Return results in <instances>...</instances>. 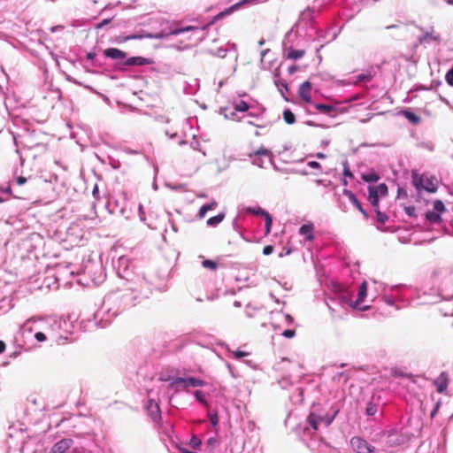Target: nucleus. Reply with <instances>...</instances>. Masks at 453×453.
<instances>
[{"label":"nucleus","mask_w":453,"mask_h":453,"mask_svg":"<svg viewBox=\"0 0 453 453\" xmlns=\"http://www.w3.org/2000/svg\"><path fill=\"white\" fill-rule=\"evenodd\" d=\"M136 297L130 288L110 293L94 315L95 324L102 328L105 327L121 310L134 305Z\"/></svg>","instance_id":"f257e3e1"},{"label":"nucleus","mask_w":453,"mask_h":453,"mask_svg":"<svg viewBox=\"0 0 453 453\" xmlns=\"http://www.w3.org/2000/svg\"><path fill=\"white\" fill-rule=\"evenodd\" d=\"M210 26V24L203 26V27H194V26H188L184 27H170L169 29L162 30L159 33L156 34H147V35H131L128 36H126L124 41H129V40H135V39H142V38H150V39H164L166 38L169 35H178L182 33L186 32H193V35L195 36V40L196 42H201L204 39L205 35L204 31L205 29Z\"/></svg>","instance_id":"f03ea898"},{"label":"nucleus","mask_w":453,"mask_h":453,"mask_svg":"<svg viewBox=\"0 0 453 453\" xmlns=\"http://www.w3.org/2000/svg\"><path fill=\"white\" fill-rule=\"evenodd\" d=\"M252 159V164L258 166L259 168L265 167V160H267L273 167L275 171L285 173H300L302 175H307L308 173L305 171H298L295 169H280L279 168L273 160V153L269 149L261 147L256 151L250 154Z\"/></svg>","instance_id":"7ed1b4c3"},{"label":"nucleus","mask_w":453,"mask_h":453,"mask_svg":"<svg viewBox=\"0 0 453 453\" xmlns=\"http://www.w3.org/2000/svg\"><path fill=\"white\" fill-rule=\"evenodd\" d=\"M337 413L338 410H334L331 414H318L315 411H311L307 418L309 427L304 428V433H308L310 434L311 430L312 432H316L322 426L324 427H328L332 424Z\"/></svg>","instance_id":"20e7f679"},{"label":"nucleus","mask_w":453,"mask_h":453,"mask_svg":"<svg viewBox=\"0 0 453 453\" xmlns=\"http://www.w3.org/2000/svg\"><path fill=\"white\" fill-rule=\"evenodd\" d=\"M27 323L33 324V326L29 328L30 332L33 330H40L46 333V334L50 336H52L56 327L59 326V322L51 319L32 318L27 320Z\"/></svg>","instance_id":"39448f33"},{"label":"nucleus","mask_w":453,"mask_h":453,"mask_svg":"<svg viewBox=\"0 0 453 453\" xmlns=\"http://www.w3.org/2000/svg\"><path fill=\"white\" fill-rule=\"evenodd\" d=\"M205 382L202 380L195 377L188 378H175L170 384L169 387L173 388L175 391L183 390L188 387H202Z\"/></svg>","instance_id":"423d86ee"},{"label":"nucleus","mask_w":453,"mask_h":453,"mask_svg":"<svg viewBox=\"0 0 453 453\" xmlns=\"http://www.w3.org/2000/svg\"><path fill=\"white\" fill-rule=\"evenodd\" d=\"M335 296L342 306H349L355 309V302L352 300V292L346 287L337 286Z\"/></svg>","instance_id":"0eeeda50"},{"label":"nucleus","mask_w":453,"mask_h":453,"mask_svg":"<svg viewBox=\"0 0 453 453\" xmlns=\"http://www.w3.org/2000/svg\"><path fill=\"white\" fill-rule=\"evenodd\" d=\"M350 444L357 453H374L375 448L361 437H353Z\"/></svg>","instance_id":"6e6552de"},{"label":"nucleus","mask_w":453,"mask_h":453,"mask_svg":"<svg viewBox=\"0 0 453 453\" xmlns=\"http://www.w3.org/2000/svg\"><path fill=\"white\" fill-rule=\"evenodd\" d=\"M245 211L250 214L264 217L265 220V234L271 232L273 219L265 210L261 207H246Z\"/></svg>","instance_id":"1a4fd4ad"},{"label":"nucleus","mask_w":453,"mask_h":453,"mask_svg":"<svg viewBox=\"0 0 453 453\" xmlns=\"http://www.w3.org/2000/svg\"><path fill=\"white\" fill-rule=\"evenodd\" d=\"M380 286L382 287V299L386 304L389 306H395V303L396 302L403 303L405 301L404 296H395L392 293L388 292L387 284L381 283Z\"/></svg>","instance_id":"9d476101"},{"label":"nucleus","mask_w":453,"mask_h":453,"mask_svg":"<svg viewBox=\"0 0 453 453\" xmlns=\"http://www.w3.org/2000/svg\"><path fill=\"white\" fill-rule=\"evenodd\" d=\"M146 409L148 411V414L151 418V419L154 422H157L161 418V412L159 409L158 403L150 396L148 398L147 403H146Z\"/></svg>","instance_id":"9b49d317"},{"label":"nucleus","mask_w":453,"mask_h":453,"mask_svg":"<svg viewBox=\"0 0 453 453\" xmlns=\"http://www.w3.org/2000/svg\"><path fill=\"white\" fill-rule=\"evenodd\" d=\"M367 296V283L366 281H363L358 288L357 297L354 301L355 302V309L365 311L369 310L370 306L365 305L361 306L360 304L365 301Z\"/></svg>","instance_id":"f8f14e48"},{"label":"nucleus","mask_w":453,"mask_h":453,"mask_svg":"<svg viewBox=\"0 0 453 453\" xmlns=\"http://www.w3.org/2000/svg\"><path fill=\"white\" fill-rule=\"evenodd\" d=\"M303 50H295L292 46H288L286 42H283V54L284 57L291 60H298L304 56Z\"/></svg>","instance_id":"ddd939ff"},{"label":"nucleus","mask_w":453,"mask_h":453,"mask_svg":"<svg viewBox=\"0 0 453 453\" xmlns=\"http://www.w3.org/2000/svg\"><path fill=\"white\" fill-rule=\"evenodd\" d=\"M73 444V441L72 439H62L52 446L49 453H65Z\"/></svg>","instance_id":"4468645a"},{"label":"nucleus","mask_w":453,"mask_h":453,"mask_svg":"<svg viewBox=\"0 0 453 453\" xmlns=\"http://www.w3.org/2000/svg\"><path fill=\"white\" fill-rule=\"evenodd\" d=\"M434 384L439 393H444L449 386V377L447 372H441V374L434 380Z\"/></svg>","instance_id":"2eb2a0df"},{"label":"nucleus","mask_w":453,"mask_h":453,"mask_svg":"<svg viewBox=\"0 0 453 453\" xmlns=\"http://www.w3.org/2000/svg\"><path fill=\"white\" fill-rule=\"evenodd\" d=\"M311 84L310 81H304L299 87V89H298L299 96L305 103H311Z\"/></svg>","instance_id":"dca6fc26"},{"label":"nucleus","mask_w":453,"mask_h":453,"mask_svg":"<svg viewBox=\"0 0 453 453\" xmlns=\"http://www.w3.org/2000/svg\"><path fill=\"white\" fill-rule=\"evenodd\" d=\"M299 234L303 235L306 240L311 242L314 240V225L311 222L303 224L299 228Z\"/></svg>","instance_id":"f3484780"},{"label":"nucleus","mask_w":453,"mask_h":453,"mask_svg":"<svg viewBox=\"0 0 453 453\" xmlns=\"http://www.w3.org/2000/svg\"><path fill=\"white\" fill-rule=\"evenodd\" d=\"M267 0H242L241 2L232 5L229 9H227L226 12H221L220 15L223 16L225 14H229L231 13L232 12L239 9L240 6L242 5H246V4H262V3H265L266 2Z\"/></svg>","instance_id":"a211bd4d"},{"label":"nucleus","mask_w":453,"mask_h":453,"mask_svg":"<svg viewBox=\"0 0 453 453\" xmlns=\"http://www.w3.org/2000/svg\"><path fill=\"white\" fill-rule=\"evenodd\" d=\"M418 41L420 43H430L432 42H439L440 36L439 35L434 34V29L431 28V31H426L422 35H420Z\"/></svg>","instance_id":"6ab92c4d"},{"label":"nucleus","mask_w":453,"mask_h":453,"mask_svg":"<svg viewBox=\"0 0 453 453\" xmlns=\"http://www.w3.org/2000/svg\"><path fill=\"white\" fill-rule=\"evenodd\" d=\"M369 194L376 195L378 197H384L388 195V187L385 183L377 186H371L368 188Z\"/></svg>","instance_id":"aec40b11"},{"label":"nucleus","mask_w":453,"mask_h":453,"mask_svg":"<svg viewBox=\"0 0 453 453\" xmlns=\"http://www.w3.org/2000/svg\"><path fill=\"white\" fill-rule=\"evenodd\" d=\"M412 183H413L414 187L416 188V189H418V190L425 189V190H427L429 192H434L435 189H436L435 188L426 187L425 184H424L423 177L419 176V175H418L416 173H413Z\"/></svg>","instance_id":"412c9836"},{"label":"nucleus","mask_w":453,"mask_h":453,"mask_svg":"<svg viewBox=\"0 0 453 453\" xmlns=\"http://www.w3.org/2000/svg\"><path fill=\"white\" fill-rule=\"evenodd\" d=\"M344 195L349 198V202L366 218L367 214L365 211L363 209L360 202L357 198V196L349 190L345 189Z\"/></svg>","instance_id":"4be33fe9"},{"label":"nucleus","mask_w":453,"mask_h":453,"mask_svg":"<svg viewBox=\"0 0 453 453\" xmlns=\"http://www.w3.org/2000/svg\"><path fill=\"white\" fill-rule=\"evenodd\" d=\"M375 75V70L369 68L364 73H361L356 76V82H367L370 81Z\"/></svg>","instance_id":"5701e85b"},{"label":"nucleus","mask_w":453,"mask_h":453,"mask_svg":"<svg viewBox=\"0 0 453 453\" xmlns=\"http://www.w3.org/2000/svg\"><path fill=\"white\" fill-rule=\"evenodd\" d=\"M104 54L105 57L110 58L111 59L124 58L126 57V53L124 51L116 48L106 49Z\"/></svg>","instance_id":"b1692460"},{"label":"nucleus","mask_w":453,"mask_h":453,"mask_svg":"<svg viewBox=\"0 0 453 453\" xmlns=\"http://www.w3.org/2000/svg\"><path fill=\"white\" fill-rule=\"evenodd\" d=\"M217 204H218V203H217V202H216L215 200L211 201V203H209L203 204V205L200 208V210H199V211H198V216H199V218H200V219L204 218V217H205V215H206V213H207V211H211V210H212V209L216 208Z\"/></svg>","instance_id":"393cba45"},{"label":"nucleus","mask_w":453,"mask_h":453,"mask_svg":"<svg viewBox=\"0 0 453 453\" xmlns=\"http://www.w3.org/2000/svg\"><path fill=\"white\" fill-rule=\"evenodd\" d=\"M226 52H231L233 54V57L236 59L237 55L234 44H232L229 49L219 48L217 51L213 54L219 58H224L226 55Z\"/></svg>","instance_id":"a878e982"},{"label":"nucleus","mask_w":453,"mask_h":453,"mask_svg":"<svg viewBox=\"0 0 453 453\" xmlns=\"http://www.w3.org/2000/svg\"><path fill=\"white\" fill-rule=\"evenodd\" d=\"M408 288H409L408 286L401 285V284L388 286V292L392 293L395 296H399V295L404 296L403 290L408 289Z\"/></svg>","instance_id":"bb28decb"},{"label":"nucleus","mask_w":453,"mask_h":453,"mask_svg":"<svg viewBox=\"0 0 453 453\" xmlns=\"http://www.w3.org/2000/svg\"><path fill=\"white\" fill-rule=\"evenodd\" d=\"M126 64L130 66L143 65L147 64V60H146V58H142V57H132V58H129L126 61Z\"/></svg>","instance_id":"cd10ccee"},{"label":"nucleus","mask_w":453,"mask_h":453,"mask_svg":"<svg viewBox=\"0 0 453 453\" xmlns=\"http://www.w3.org/2000/svg\"><path fill=\"white\" fill-rule=\"evenodd\" d=\"M362 180L365 182H375L379 180V175L374 171H370L362 174Z\"/></svg>","instance_id":"c85d7f7f"},{"label":"nucleus","mask_w":453,"mask_h":453,"mask_svg":"<svg viewBox=\"0 0 453 453\" xmlns=\"http://www.w3.org/2000/svg\"><path fill=\"white\" fill-rule=\"evenodd\" d=\"M426 219L432 224H436L441 221V215L434 211H427L426 214Z\"/></svg>","instance_id":"c756f323"},{"label":"nucleus","mask_w":453,"mask_h":453,"mask_svg":"<svg viewBox=\"0 0 453 453\" xmlns=\"http://www.w3.org/2000/svg\"><path fill=\"white\" fill-rule=\"evenodd\" d=\"M12 196L11 187L8 185L6 187L0 188V203L8 200Z\"/></svg>","instance_id":"7c9ffc66"},{"label":"nucleus","mask_w":453,"mask_h":453,"mask_svg":"<svg viewBox=\"0 0 453 453\" xmlns=\"http://www.w3.org/2000/svg\"><path fill=\"white\" fill-rule=\"evenodd\" d=\"M225 218V214L224 213H219L214 217H211L208 220H207V225L209 226H218L219 223H221L223 221Z\"/></svg>","instance_id":"2f4dec72"},{"label":"nucleus","mask_w":453,"mask_h":453,"mask_svg":"<svg viewBox=\"0 0 453 453\" xmlns=\"http://www.w3.org/2000/svg\"><path fill=\"white\" fill-rule=\"evenodd\" d=\"M274 318L278 319H282L286 326H290L294 322V319L290 315L282 313L281 311L274 313Z\"/></svg>","instance_id":"473e14b6"},{"label":"nucleus","mask_w":453,"mask_h":453,"mask_svg":"<svg viewBox=\"0 0 453 453\" xmlns=\"http://www.w3.org/2000/svg\"><path fill=\"white\" fill-rule=\"evenodd\" d=\"M283 119L288 125L294 124L296 122L295 114L288 109L283 111Z\"/></svg>","instance_id":"72a5a7b5"},{"label":"nucleus","mask_w":453,"mask_h":453,"mask_svg":"<svg viewBox=\"0 0 453 453\" xmlns=\"http://www.w3.org/2000/svg\"><path fill=\"white\" fill-rule=\"evenodd\" d=\"M194 396L196 399V401L201 403L203 405H204V406L208 405L207 399H206V395L203 391L196 390L194 392Z\"/></svg>","instance_id":"f704fd0d"},{"label":"nucleus","mask_w":453,"mask_h":453,"mask_svg":"<svg viewBox=\"0 0 453 453\" xmlns=\"http://www.w3.org/2000/svg\"><path fill=\"white\" fill-rule=\"evenodd\" d=\"M233 105H234V109L236 111L244 112V111H248V109H249V104L245 101H242V100L234 102L233 104Z\"/></svg>","instance_id":"c9c22d12"},{"label":"nucleus","mask_w":453,"mask_h":453,"mask_svg":"<svg viewBox=\"0 0 453 453\" xmlns=\"http://www.w3.org/2000/svg\"><path fill=\"white\" fill-rule=\"evenodd\" d=\"M403 115L411 123L418 124L420 121V118L410 111H405Z\"/></svg>","instance_id":"e433bc0d"},{"label":"nucleus","mask_w":453,"mask_h":453,"mask_svg":"<svg viewBox=\"0 0 453 453\" xmlns=\"http://www.w3.org/2000/svg\"><path fill=\"white\" fill-rule=\"evenodd\" d=\"M276 87L278 88L280 94L284 96V91H288V83L286 81L281 79H277L274 81Z\"/></svg>","instance_id":"4c0bfd02"},{"label":"nucleus","mask_w":453,"mask_h":453,"mask_svg":"<svg viewBox=\"0 0 453 453\" xmlns=\"http://www.w3.org/2000/svg\"><path fill=\"white\" fill-rule=\"evenodd\" d=\"M315 108L317 110H319V111L326 113V114H330L331 111H333V106L328 105V104H315Z\"/></svg>","instance_id":"58836bf2"},{"label":"nucleus","mask_w":453,"mask_h":453,"mask_svg":"<svg viewBox=\"0 0 453 453\" xmlns=\"http://www.w3.org/2000/svg\"><path fill=\"white\" fill-rule=\"evenodd\" d=\"M368 200L374 211L379 210L380 197L376 196V195L369 194Z\"/></svg>","instance_id":"ea45409f"},{"label":"nucleus","mask_w":453,"mask_h":453,"mask_svg":"<svg viewBox=\"0 0 453 453\" xmlns=\"http://www.w3.org/2000/svg\"><path fill=\"white\" fill-rule=\"evenodd\" d=\"M202 265L204 268L210 269L211 271H215L217 269V264L216 262L209 259H205L202 262Z\"/></svg>","instance_id":"a19ab883"},{"label":"nucleus","mask_w":453,"mask_h":453,"mask_svg":"<svg viewBox=\"0 0 453 453\" xmlns=\"http://www.w3.org/2000/svg\"><path fill=\"white\" fill-rule=\"evenodd\" d=\"M378 410V406L375 403H369L366 406L365 412L368 416H373Z\"/></svg>","instance_id":"79ce46f5"},{"label":"nucleus","mask_w":453,"mask_h":453,"mask_svg":"<svg viewBox=\"0 0 453 453\" xmlns=\"http://www.w3.org/2000/svg\"><path fill=\"white\" fill-rule=\"evenodd\" d=\"M433 209H434V211H437L440 214L442 211H444L445 206H444V203L441 201L436 200V201L434 202Z\"/></svg>","instance_id":"37998d69"},{"label":"nucleus","mask_w":453,"mask_h":453,"mask_svg":"<svg viewBox=\"0 0 453 453\" xmlns=\"http://www.w3.org/2000/svg\"><path fill=\"white\" fill-rule=\"evenodd\" d=\"M48 335L42 331H38L35 334V338L39 342H43L47 340Z\"/></svg>","instance_id":"c03bdc74"},{"label":"nucleus","mask_w":453,"mask_h":453,"mask_svg":"<svg viewBox=\"0 0 453 453\" xmlns=\"http://www.w3.org/2000/svg\"><path fill=\"white\" fill-rule=\"evenodd\" d=\"M375 212L378 222L384 224L388 220V216L385 213L381 212L380 210H376Z\"/></svg>","instance_id":"a18cd8bd"},{"label":"nucleus","mask_w":453,"mask_h":453,"mask_svg":"<svg viewBox=\"0 0 453 453\" xmlns=\"http://www.w3.org/2000/svg\"><path fill=\"white\" fill-rule=\"evenodd\" d=\"M343 175L347 178L352 179L354 176L349 170V165L347 162L343 163Z\"/></svg>","instance_id":"49530a36"},{"label":"nucleus","mask_w":453,"mask_h":453,"mask_svg":"<svg viewBox=\"0 0 453 453\" xmlns=\"http://www.w3.org/2000/svg\"><path fill=\"white\" fill-rule=\"evenodd\" d=\"M250 353L242 350L233 351V356L236 359H242V357H248Z\"/></svg>","instance_id":"de8ad7c7"},{"label":"nucleus","mask_w":453,"mask_h":453,"mask_svg":"<svg viewBox=\"0 0 453 453\" xmlns=\"http://www.w3.org/2000/svg\"><path fill=\"white\" fill-rule=\"evenodd\" d=\"M281 334L286 338H293L296 335V331L294 329H287L284 330Z\"/></svg>","instance_id":"09e8293b"},{"label":"nucleus","mask_w":453,"mask_h":453,"mask_svg":"<svg viewBox=\"0 0 453 453\" xmlns=\"http://www.w3.org/2000/svg\"><path fill=\"white\" fill-rule=\"evenodd\" d=\"M138 213H139V219L142 222H145L146 220V217H145V212L143 211V206L142 204H139L138 206Z\"/></svg>","instance_id":"8fccbe9b"},{"label":"nucleus","mask_w":453,"mask_h":453,"mask_svg":"<svg viewBox=\"0 0 453 453\" xmlns=\"http://www.w3.org/2000/svg\"><path fill=\"white\" fill-rule=\"evenodd\" d=\"M446 81L453 86V67L446 74Z\"/></svg>","instance_id":"3c124183"},{"label":"nucleus","mask_w":453,"mask_h":453,"mask_svg":"<svg viewBox=\"0 0 453 453\" xmlns=\"http://www.w3.org/2000/svg\"><path fill=\"white\" fill-rule=\"evenodd\" d=\"M255 308L251 307L250 304L246 306V309H245V314L247 317L249 318H253L254 317V311H255Z\"/></svg>","instance_id":"603ef678"},{"label":"nucleus","mask_w":453,"mask_h":453,"mask_svg":"<svg viewBox=\"0 0 453 453\" xmlns=\"http://www.w3.org/2000/svg\"><path fill=\"white\" fill-rule=\"evenodd\" d=\"M307 165L312 169H321V165L317 161H309Z\"/></svg>","instance_id":"864d4df0"},{"label":"nucleus","mask_w":453,"mask_h":453,"mask_svg":"<svg viewBox=\"0 0 453 453\" xmlns=\"http://www.w3.org/2000/svg\"><path fill=\"white\" fill-rule=\"evenodd\" d=\"M111 19H103L101 22H99L98 24H96V29H101L103 28L104 26L108 25L110 22H111Z\"/></svg>","instance_id":"5fc2aeb1"},{"label":"nucleus","mask_w":453,"mask_h":453,"mask_svg":"<svg viewBox=\"0 0 453 453\" xmlns=\"http://www.w3.org/2000/svg\"><path fill=\"white\" fill-rule=\"evenodd\" d=\"M273 251V247L272 245H266L263 249V254L265 256L271 255Z\"/></svg>","instance_id":"6e6d98bb"},{"label":"nucleus","mask_w":453,"mask_h":453,"mask_svg":"<svg viewBox=\"0 0 453 453\" xmlns=\"http://www.w3.org/2000/svg\"><path fill=\"white\" fill-rule=\"evenodd\" d=\"M270 52V50H265L261 52V64L264 65V67H266L265 66V57L266 55Z\"/></svg>","instance_id":"4d7b16f0"},{"label":"nucleus","mask_w":453,"mask_h":453,"mask_svg":"<svg viewBox=\"0 0 453 453\" xmlns=\"http://www.w3.org/2000/svg\"><path fill=\"white\" fill-rule=\"evenodd\" d=\"M27 182V178L23 177V176H19L16 179V183L19 185V186H21L23 184H25Z\"/></svg>","instance_id":"13d9d810"},{"label":"nucleus","mask_w":453,"mask_h":453,"mask_svg":"<svg viewBox=\"0 0 453 453\" xmlns=\"http://www.w3.org/2000/svg\"><path fill=\"white\" fill-rule=\"evenodd\" d=\"M190 147L193 149V150H200V143L197 142V141H194L190 143Z\"/></svg>","instance_id":"bf43d9fd"},{"label":"nucleus","mask_w":453,"mask_h":453,"mask_svg":"<svg viewBox=\"0 0 453 453\" xmlns=\"http://www.w3.org/2000/svg\"><path fill=\"white\" fill-rule=\"evenodd\" d=\"M414 211H415V209H414V207H413V206H409V207H406V208H405V212H406L408 215H410V216H411V215L413 214Z\"/></svg>","instance_id":"052dcab7"},{"label":"nucleus","mask_w":453,"mask_h":453,"mask_svg":"<svg viewBox=\"0 0 453 453\" xmlns=\"http://www.w3.org/2000/svg\"><path fill=\"white\" fill-rule=\"evenodd\" d=\"M440 404H441V403H440V402H438V403L435 404L434 409V410L432 411V412H431V417H432V418H434V417L435 416V414H436V412H437V411H438V409H439V407H440Z\"/></svg>","instance_id":"680f3d73"},{"label":"nucleus","mask_w":453,"mask_h":453,"mask_svg":"<svg viewBox=\"0 0 453 453\" xmlns=\"http://www.w3.org/2000/svg\"><path fill=\"white\" fill-rule=\"evenodd\" d=\"M98 193H99L98 187H97V185H95L93 191H92L93 196L95 198H98Z\"/></svg>","instance_id":"e2e57ef3"},{"label":"nucleus","mask_w":453,"mask_h":453,"mask_svg":"<svg viewBox=\"0 0 453 453\" xmlns=\"http://www.w3.org/2000/svg\"><path fill=\"white\" fill-rule=\"evenodd\" d=\"M210 419L212 426H216L218 424L217 415L211 416Z\"/></svg>","instance_id":"0e129e2a"},{"label":"nucleus","mask_w":453,"mask_h":453,"mask_svg":"<svg viewBox=\"0 0 453 453\" xmlns=\"http://www.w3.org/2000/svg\"><path fill=\"white\" fill-rule=\"evenodd\" d=\"M96 53H94V52H88V53L87 54V58H88V60H94V59L96 58Z\"/></svg>","instance_id":"69168bd1"},{"label":"nucleus","mask_w":453,"mask_h":453,"mask_svg":"<svg viewBox=\"0 0 453 453\" xmlns=\"http://www.w3.org/2000/svg\"><path fill=\"white\" fill-rule=\"evenodd\" d=\"M373 282H374L375 284H377V285H378V287H377V288H376V289H377V291L382 295V287L380 286V284H381L382 282H379V281H377V280H373Z\"/></svg>","instance_id":"338daca9"},{"label":"nucleus","mask_w":453,"mask_h":453,"mask_svg":"<svg viewBox=\"0 0 453 453\" xmlns=\"http://www.w3.org/2000/svg\"><path fill=\"white\" fill-rule=\"evenodd\" d=\"M165 135L169 136L170 139H173L177 136V133L174 132L173 134H170L168 130L165 131Z\"/></svg>","instance_id":"774afa93"}]
</instances>
